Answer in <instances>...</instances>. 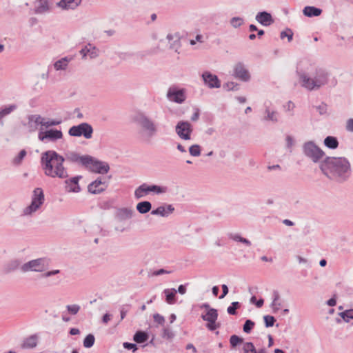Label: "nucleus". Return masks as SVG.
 Returning a JSON list of instances; mask_svg holds the SVG:
<instances>
[{
	"label": "nucleus",
	"mask_w": 353,
	"mask_h": 353,
	"mask_svg": "<svg viewBox=\"0 0 353 353\" xmlns=\"http://www.w3.org/2000/svg\"><path fill=\"white\" fill-rule=\"evenodd\" d=\"M170 273H172V271H168V270H166L162 268V269H159V270L154 271L152 273V275L153 276H159V275H161L163 274H170Z\"/></svg>",
	"instance_id": "obj_59"
},
{
	"label": "nucleus",
	"mask_w": 353,
	"mask_h": 353,
	"mask_svg": "<svg viewBox=\"0 0 353 353\" xmlns=\"http://www.w3.org/2000/svg\"><path fill=\"white\" fill-rule=\"evenodd\" d=\"M202 79L206 85L210 88H219L221 87V81L218 77L215 74H212L209 71H205L203 72Z\"/></svg>",
	"instance_id": "obj_18"
},
{
	"label": "nucleus",
	"mask_w": 353,
	"mask_h": 353,
	"mask_svg": "<svg viewBox=\"0 0 353 353\" xmlns=\"http://www.w3.org/2000/svg\"><path fill=\"white\" fill-rule=\"evenodd\" d=\"M153 319L156 323L161 325H163L165 321V318L158 313L153 315Z\"/></svg>",
	"instance_id": "obj_56"
},
{
	"label": "nucleus",
	"mask_w": 353,
	"mask_h": 353,
	"mask_svg": "<svg viewBox=\"0 0 353 353\" xmlns=\"http://www.w3.org/2000/svg\"><path fill=\"white\" fill-rule=\"evenodd\" d=\"M93 131L92 126L90 123L84 122L72 126L68 130V134L71 137H79L83 136L86 139H89L92 138Z\"/></svg>",
	"instance_id": "obj_8"
},
{
	"label": "nucleus",
	"mask_w": 353,
	"mask_h": 353,
	"mask_svg": "<svg viewBox=\"0 0 353 353\" xmlns=\"http://www.w3.org/2000/svg\"><path fill=\"white\" fill-rule=\"evenodd\" d=\"M218 316V311L214 308L207 311L205 314H201V319L208 322L206 327L209 330L214 331L220 327L221 324L219 323H216Z\"/></svg>",
	"instance_id": "obj_12"
},
{
	"label": "nucleus",
	"mask_w": 353,
	"mask_h": 353,
	"mask_svg": "<svg viewBox=\"0 0 353 353\" xmlns=\"http://www.w3.org/2000/svg\"><path fill=\"white\" fill-rule=\"evenodd\" d=\"M293 32L290 28H286L285 31H282L281 32V39H284L285 37L288 38L289 42L292 41L293 39Z\"/></svg>",
	"instance_id": "obj_51"
},
{
	"label": "nucleus",
	"mask_w": 353,
	"mask_h": 353,
	"mask_svg": "<svg viewBox=\"0 0 353 353\" xmlns=\"http://www.w3.org/2000/svg\"><path fill=\"white\" fill-rule=\"evenodd\" d=\"M108 186V181L101 176L88 185V191L93 194H98L104 192Z\"/></svg>",
	"instance_id": "obj_15"
},
{
	"label": "nucleus",
	"mask_w": 353,
	"mask_h": 353,
	"mask_svg": "<svg viewBox=\"0 0 353 353\" xmlns=\"http://www.w3.org/2000/svg\"><path fill=\"white\" fill-rule=\"evenodd\" d=\"M339 315L345 323H348L351 319H353V308L341 312Z\"/></svg>",
	"instance_id": "obj_40"
},
{
	"label": "nucleus",
	"mask_w": 353,
	"mask_h": 353,
	"mask_svg": "<svg viewBox=\"0 0 353 353\" xmlns=\"http://www.w3.org/2000/svg\"><path fill=\"white\" fill-rule=\"evenodd\" d=\"M174 210L172 205H161L151 212L152 215H159L163 217L168 216Z\"/></svg>",
	"instance_id": "obj_20"
},
{
	"label": "nucleus",
	"mask_w": 353,
	"mask_h": 353,
	"mask_svg": "<svg viewBox=\"0 0 353 353\" xmlns=\"http://www.w3.org/2000/svg\"><path fill=\"white\" fill-rule=\"evenodd\" d=\"M174 336L173 332L168 327L163 329L162 337L166 339H172Z\"/></svg>",
	"instance_id": "obj_53"
},
{
	"label": "nucleus",
	"mask_w": 353,
	"mask_h": 353,
	"mask_svg": "<svg viewBox=\"0 0 353 353\" xmlns=\"http://www.w3.org/2000/svg\"><path fill=\"white\" fill-rule=\"evenodd\" d=\"M265 325L266 327H272L276 322V319L271 315H265L263 316Z\"/></svg>",
	"instance_id": "obj_49"
},
{
	"label": "nucleus",
	"mask_w": 353,
	"mask_h": 353,
	"mask_svg": "<svg viewBox=\"0 0 353 353\" xmlns=\"http://www.w3.org/2000/svg\"><path fill=\"white\" fill-rule=\"evenodd\" d=\"M221 288H222V294L219 296L220 299H223L228 294V292H229L228 288L225 284H223L221 285Z\"/></svg>",
	"instance_id": "obj_61"
},
{
	"label": "nucleus",
	"mask_w": 353,
	"mask_h": 353,
	"mask_svg": "<svg viewBox=\"0 0 353 353\" xmlns=\"http://www.w3.org/2000/svg\"><path fill=\"white\" fill-rule=\"evenodd\" d=\"M233 75L235 78L244 82H247L250 79L249 71L241 62H239L234 65Z\"/></svg>",
	"instance_id": "obj_17"
},
{
	"label": "nucleus",
	"mask_w": 353,
	"mask_h": 353,
	"mask_svg": "<svg viewBox=\"0 0 353 353\" xmlns=\"http://www.w3.org/2000/svg\"><path fill=\"white\" fill-rule=\"evenodd\" d=\"M243 342V338H241L237 335L233 334L230 336V345L232 347H235L238 345L242 343Z\"/></svg>",
	"instance_id": "obj_46"
},
{
	"label": "nucleus",
	"mask_w": 353,
	"mask_h": 353,
	"mask_svg": "<svg viewBox=\"0 0 353 353\" xmlns=\"http://www.w3.org/2000/svg\"><path fill=\"white\" fill-rule=\"evenodd\" d=\"M243 23L244 19L240 17H232L230 21V25L234 28H239L243 24Z\"/></svg>",
	"instance_id": "obj_44"
},
{
	"label": "nucleus",
	"mask_w": 353,
	"mask_h": 353,
	"mask_svg": "<svg viewBox=\"0 0 353 353\" xmlns=\"http://www.w3.org/2000/svg\"><path fill=\"white\" fill-rule=\"evenodd\" d=\"M44 201L45 196L43 190L40 188H35L32 193L30 204L23 210L21 215L32 216L41 208L44 203Z\"/></svg>",
	"instance_id": "obj_5"
},
{
	"label": "nucleus",
	"mask_w": 353,
	"mask_h": 353,
	"mask_svg": "<svg viewBox=\"0 0 353 353\" xmlns=\"http://www.w3.org/2000/svg\"><path fill=\"white\" fill-rule=\"evenodd\" d=\"M81 179V176H76L65 181L66 188H69V192H79L81 191V188L79 185V181Z\"/></svg>",
	"instance_id": "obj_22"
},
{
	"label": "nucleus",
	"mask_w": 353,
	"mask_h": 353,
	"mask_svg": "<svg viewBox=\"0 0 353 353\" xmlns=\"http://www.w3.org/2000/svg\"><path fill=\"white\" fill-rule=\"evenodd\" d=\"M250 302L254 303L257 307H261L264 303V300L263 299L256 300V296H253L250 299Z\"/></svg>",
	"instance_id": "obj_58"
},
{
	"label": "nucleus",
	"mask_w": 353,
	"mask_h": 353,
	"mask_svg": "<svg viewBox=\"0 0 353 353\" xmlns=\"http://www.w3.org/2000/svg\"><path fill=\"white\" fill-rule=\"evenodd\" d=\"M243 350L244 353H266L264 348H261L256 351L254 344L252 342H246L244 343Z\"/></svg>",
	"instance_id": "obj_37"
},
{
	"label": "nucleus",
	"mask_w": 353,
	"mask_h": 353,
	"mask_svg": "<svg viewBox=\"0 0 353 353\" xmlns=\"http://www.w3.org/2000/svg\"><path fill=\"white\" fill-rule=\"evenodd\" d=\"M324 175L339 183L347 181L351 175V165L345 157H327L319 165Z\"/></svg>",
	"instance_id": "obj_1"
},
{
	"label": "nucleus",
	"mask_w": 353,
	"mask_h": 353,
	"mask_svg": "<svg viewBox=\"0 0 353 353\" xmlns=\"http://www.w3.org/2000/svg\"><path fill=\"white\" fill-rule=\"evenodd\" d=\"M80 54L83 57H86L89 54L90 58L93 59L97 57L95 47H92L91 44H88L80 50Z\"/></svg>",
	"instance_id": "obj_34"
},
{
	"label": "nucleus",
	"mask_w": 353,
	"mask_h": 353,
	"mask_svg": "<svg viewBox=\"0 0 353 353\" xmlns=\"http://www.w3.org/2000/svg\"><path fill=\"white\" fill-rule=\"evenodd\" d=\"M133 214V210L127 208H123L118 210L117 212V217L119 221H123L131 219L132 217Z\"/></svg>",
	"instance_id": "obj_25"
},
{
	"label": "nucleus",
	"mask_w": 353,
	"mask_h": 353,
	"mask_svg": "<svg viewBox=\"0 0 353 353\" xmlns=\"http://www.w3.org/2000/svg\"><path fill=\"white\" fill-rule=\"evenodd\" d=\"M223 88L228 91L230 90H238L239 89V85L235 82H227L223 85Z\"/></svg>",
	"instance_id": "obj_50"
},
{
	"label": "nucleus",
	"mask_w": 353,
	"mask_h": 353,
	"mask_svg": "<svg viewBox=\"0 0 353 353\" xmlns=\"http://www.w3.org/2000/svg\"><path fill=\"white\" fill-rule=\"evenodd\" d=\"M34 13L43 14L47 12L50 10L48 0H37L34 2Z\"/></svg>",
	"instance_id": "obj_23"
},
{
	"label": "nucleus",
	"mask_w": 353,
	"mask_h": 353,
	"mask_svg": "<svg viewBox=\"0 0 353 353\" xmlns=\"http://www.w3.org/2000/svg\"><path fill=\"white\" fill-rule=\"evenodd\" d=\"M20 261L17 259L12 260L9 261L8 263H6L3 267V271L5 273H10L12 272L17 269L20 265Z\"/></svg>",
	"instance_id": "obj_36"
},
{
	"label": "nucleus",
	"mask_w": 353,
	"mask_h": 353,
	"mask_svg": "<svg viewBox=\"0 0 353 353\" xmlns=\"http://www.w3.org/2000/svg\"><path fill=\"white\" fill-rule=\"evenodd\" d=\"M88 159H90L89 162L85 167L88 170L100 174H105L109 172L110 165L107 162L100 161L90 155Z\"/></svg>",
	"instance_id": "obj_9"
},
{
	"label": "nucleus",
	"mask_w": 353,
	"mask_h": 353,
	"mask_svg": "<svg viewBox=\"0 0 353 353\" xmlns=\"http://www.w3.org/2000/svg\"><path fill=\"white\" fill-rule=\"evenodd\" d=\"M62 138L63 133L61 130L54 128L44 130L43 128H41L38 134L39 140L43 143L48 141L56 142Z\"/></svg>",
	"instance_id": "obj_11"
},
{
	"label": "nucleus",
	"mask_w": 353,
	"mask_h": 353,
	"mask_svg": "<svg viewBox=\"0 0 353 353\" xmlns=\"http://www.w3.org/2000/svg\"><path fill=\"white\" fill-rule=\"evenodd\" d=\"M17 105L16 104H10L8 106L2 107L0 109V125H3V119L16 110Z\"/></svg>",
	"instance_id": "obj_27"
},
{
	"label": "nucleus",
	"mask_w": 353,
	"mask_h": 353,
	"mask_svg": "<svg viewBox=\"0 0 353 353\" xmlns=\"http://www.w3.org/2000/svg\"><path fill=\"white\" fill-rule=\"evenodd\" d=\"M38 337L36 334H33L26 338L22 345L21 347L24 349H32L35 347L37 345Z\"/></svg>",
	"instance_id": "obj_29"
},
{
	"label": "nucleus",
	"mask_w": 353,
	"mask_h": 353,
	"mask_svg": "<svg viewBox=\"0 0 353 353\" xmlns=\"http://www.w3.org/2000/svg\"><path fill=\"white\" fill-rule=\"evenodd\" d=\"M65 159L54 150H47L41 154V165L44 174L50 177L65 179L68 176L63 165Z\"/></svg>",
	"instance_id": "obj_2"
},
{
	"label": "nucleus",
	"mask_w": 353,
	"mask_h": 353,
	"mask_svg": "<svg viewBox=\"0 0 353 353\" xmlns=\"http://www.w3.org/2000/svg\"><path fill=\"white\" fill-rule=\"evenodd\" d=\"M228 236L230 239H232L234 241L241 242V243L246 245L247 246L251 245L250 241H249L248 239H247L241 236V235H239V234H232L231 233L228 235Z\"/></svg>",
	"instance_id": "obj_39"
},
{
	"label": "nucleus",
	"mask_w": 353,
	"mask_h": 353,
	"mask_svg": "<svg viewBox=\"0 0 353 353\" xmlns=\"http://www.w3.org/2000/svg\"><path fill=\"white\" fill-rule=\"evenodd\" d=\"M168 99L176 103H182L186 99L185 91L183 88H178L176 86H171L167 92Z\"/></svg>",
	"instance_id": "obj_14"
},
{
	"label": "nucleus",
	"mask_w": 353,
	"mask_h": 353,
	"mask_svg": "<svg viewBox=\"0 0 353 353\" xmlns=\"http://www.w3.org/2000/svg\"><path fill=\"white\" fill-rule=\"evenodd\" d=\"M339 141L336 137L332 136H327L324 139V145L332 150L336 149L339 146Z\"/></svg>",
	"instance_id": "obj_35"
},
{
	"label": "nucleus",
	"mask_w": 353,
	"mask_h": 353,
	"mask_svg": "<svg viewBox=\"0 0 353 353\" xmlns=\"http://www.w3.org/2000/svg\"><path fill=\"white\" fill-rule=\"evenodd\" d=\"M280 299L281 296L279 292L277 290H274L272 292V302L271 303V307L274 313L279 311L281 307Z\"/></svg>",
	"instance_id": "obj_31"
},
{
	"label": "nucleus",
	"mask_w": 353,
	"mask_h": 353,
	"mask_svg": "<svg viewBox=\"0 0 353 353\" xmlns=\"http://www.w3.org/2000/svg\"><path fill=\"white\" fill-rule=\"evenodd\" d=\"M82 0H61L57 6L63 9H75L81 3Z\"/></svg>",
	"instance_id": "obj_24"
},
{
	"label": "nucleus",
	"mask_w": 353,
	"mask_h": 353,
	"mask_svg": "<svg viewBox=\"0 0 353 353\" xmlns=\"http://www.w3.org/2000/svg\"><path fill=\"white\" fill-rule=\"evenodd\" d=\"M68 60L66 57H65L57 61L54 63V66L57 70H65L68 65Z\"/></svg>",
	"instance_id": "obj_42"
},
{
	"label": "nucleus",
	"mask_w": 353,
	"mask_h": 353,
	"mask_svg": "<svg viewBox=\"0 0 353 353\" xmlns=\"http://www.w3.org/2000/svg\"><path fill=\"white\" fill-rule=\"evenodd\" d=\"M27 152L25 150H22L19 152L18 155L14 159L13 162L15 164H20L21 161L26 157Z\"/></svg>",
	"instance_id": "obj_54"
},
{
	"label": "nucleus",
	"mask_w": 353,
	"mask_h": 353,
	"mask_svg": "<svg viewBox=\"0 0 353 353\" xmlns=\"http://www.w3.org/2000/svg\"><path fill=\"white\" fill-rule=\"evenodd\" d=\"M148 138L154 137L158 132V123L143 112H138L133 118Z\"/></svg>",
	"instance_id": "obj_4"
},
{
	"label": "nucleus",
	"mask_w": 353,
	"mask_h": 353,
	"mask_svg": "<svg viewBox=\"0 0 353 353\" xmlns=\"http://www.w3.org/2000/svg\"><path fill=\"white\" fill-rule=\"evenodd\" d=\"M175 130L177 135L183 140H190L192 132V125L186 121H180L177 123Z\"/></svg>",
	"instance_id": "obj_13"
},
{
	"label": "nucleus",
	"mask_w": 353,
	"mask_h": 353,
	"mask_svg": "<svg viewBox=\"0 0 353 353\" xmlns=\"http://www.w3.org/2000/svg\"><path fill=\"white\" fill-rule=\"evenodd\" d=\"M90 155H80L79 153L75 152H69L65 154V159L68 161L70 163H78L79 165H81L85 167V165L88 163V159Z\"/></svg>",
	"instance_id": "obj_16"
},
{
	"label": "nucleus",
	"mask_w": 353,
	"mask_h": 353,
	"mask_svg": "<svg viewBox=\"0 0 353 353\" xmlns=\"http://www.w3.org/2000/svg\"><path fill=\"white\" fill-rule=\"evenodd\" d=\"M255 323L250 319H247L243 326V330L245 333L249 334L253 329Z\"/></svg>",
	"instance_id": "obj_47"
},
{
	"label": "nucleus",
	"mask_w": 353,
	"mask_h": 353,
	"mask_svg": "<svg viewBox=\"0 0 353 353\" xmlns=\"http://www.w3.org/2000/svg\"><path fill=\"white\" fill-rule=\"evenodd\" d=\"M256 20L265 26H268L274 22L271 14L266 11L258 12L256 16Z\"/></svg>",
	"instance_id": "obj_21"
},
{
	"label": "nucleus",
	"mask_w": 353,
	"mask_h": 353,
	"mask_svg": "<svg viewBox=\"0 0 353 353\" xmlns=\"http://www.w3.org/2000/svg\"><path fill=\"white\" fill-rule=\"evenodd\" d=\"M152 208V204L150 201H144L139 202L137 205V210L141 214H145L148 212Z\"/></svg>",
	"instance_id": "obj_38"
},
{
	"label": "nucleus",
	"mask_w": 353,
	"mask_h": 353,
	"mask_svg": "<svg viewBox=\"0 0 353 353\" xmlns=\"http://www.w3.org/2000/svg\"><path fill=\"white\" fill-rule=\"evenodd\" d=\"M66 308L70 314L75 315L79 312L81 307L79 305L73 304L67 305Z\"/></svg>",
	"instance_id": "obj_52"
},
{
	"label": "nucleus",
	"mask_w": 353,
	"mask_h": 353,
	"mask_svg": "<svg viewBox=\"0 0 353 353\" xmlns=\"http://www.w3.org/2000/svg\"><path fill=\"white\" fill-rule=\"evenodd\" d=\"M94 336L92 334H89L83 339V344L85 348H90L94 345Z\"/></svg>",
	"instance_id": "obj_41"
},
{
	"label": "nucleus",
	"mask_w": 353,
	"mask_h": 353,
	"mask_svg": "<svg viewBox=\"0 0 353 353\" xmlns=\"http://www.w3.org/2000/svg\"><path fill=\"white\" fill-rule=\"evenodd\" d=\"M43 117L39 114H30L28 116V123L26 124L30 132H35L38 126H42Z\"/></svg>",
	"instance_id": "obj_19"
},
{
	"label": "nucleus",
	"mask_w": 353,
	"mask_h": 353,
	"mask_svg": "<svg viewBox=\"0 0 353 353\" xmlns=\"http://www.w3.org/2000/svg\"><path fill=\"white\" fill-rule=\"evenodd\" d=\"M168 191V188L165 186H159L157 185H149L146 183H143L139 185L134 191V196L136 199H140L145 195L153 192L155 194H160L165 193Z\"/></svg>",
	"instance_id": "obj_10"
},
{
	"label": "nucleus",
	"mask_w": 353,
	"mask_h": 353,
	"mask_svg": "<svg viewBox=\"0 0 353 353\" xmlns=\"http://www.w3.org/2000/svg\"><path fill=\"white\" fill-rule=\"evenodd\" d=\"M123 345L124 348L127 350H132L133 352L138 350V347L135 343L125 342Z\"/></svg>",
	"instance_id": "obj_57"
},
{
	"label": "nucleus",
	"mask_w": 353,
	"mask_h": 353,
	"mask_svg": "<svg viewBox=\"0 0 353 353\" xmlns=\"http://www.w3.org/2000/svg\"><path fill=\"white\" fill-rule=\"evenodd\" d=\"M62 122L61 120H56L52 119L50 121H46L45 118L43 117L42 120V127H45L46 128H48L51 126L58 125L61 124Z\"/></svg>",
	"instance_id": "obj_43"
},
{
	"label": "nucleus",
	"mask_w": 353,
	"mask_h": 353,
	"mask_svg": "<svg viewBox=\"0 0 353 353\" xmlns=\"http://www.w3.org/2000/svg\"><path fill=\"white\" fill-rule=\"evenodd\" d=\"M320 115H324L327 113V106L325 103H321L319 105L316 107Z\"/></svg>",
	"instance_id": "obj_55"
},
{
	"label": "nucleus",
	"mask_w": 353,
	"mask_h": 353,
	"mask_svg": "<svg viewBox=\"0 0 353 353\" xmlns=\"http://www.w3.org/2000/svg\"><path fill=\"white\" fill-rule=\"evenodd\" d=\"M346 130L353 132V119H349L347 121Z\"/></svg>",
	"instance_id": "obj_63"
},
{
	"label": "nucleus",
	"mask_w": 353,
	"mask_h": 353,
	"mask_svg": "<svg viewBox=\"0 0 353 353\" xmlns=\"http://www.w3.org/2000/svg\"><path fill=\"white\" fill-rule=\"evenodd\" d=\"M59 272H60L59 270H54L46 272L42 276H43V277L47 278V277L52 276L53 275H56V274H59Z\"/></svg>",
	"instance_id": "obj_60"
},
{
	"label": "nucleus",
	"mask_w": 353,
	"mask_h": 353,
	"mask_svg": "<svg viewBox=\"0 0 353 353\" xmlns=\"http://www.w3.org/2000/svg\"><path fill=\"white\" fill-rule=\"evenodd\" d=\"M194 110H195V112H194V113L191 117V121H196L199 119V115H200L199 109V108H195Z\"/></svg>",
	"instance_id": "obj_62"
},
{
	"label": "nucleus",
	"mask_w": 353,
	"mask_h": 353,
	"mask_svg": "<svg viewBox=\"0 0 353 353\" xmlns=\"http://www.w3.org/2000/svg\"><path fill=\"white\" fill-rule=\"evenodd\" d=\"M165 295V301L168 304H174L176 303V294L177 293L176 290L174 288L165 289L163 291Z\"/></svg>",
	"instance_id": "obj_32"
},
{
	"label": "nucleus",
	"mask_w": 353,
	"mask_h": 353,
	"mask_svg": "<svg viewBox=\"0 0 353 353\" xmlns=\"http://www.w3.org/2000/svg\"><path fill=\"white\" fill-rule=\"evenodd\" d=\"M299 78L301 85L309 90H317L327 83L328 74L323 70L319 69L316 71L314 78H310L305 73H300Z\"/></svg>",
	"instance_id": "obj_3"
},
{
	"label": "nucleus",
	"mask_w": 353,
	"mask_h": 353,
	"mask_svg": "<svg viewBox=\"0 0 353 353\" xmlns=\"http://www.w3.org/2000/svg\"><path fill=\"white\" fill-rule=\"evenodd\" d=\"M241 303L238 301H234L227 308V312L230 315H236V310L240 308Z\"/></svg>",
	"instance_id": "obj_45"
},
{
	"label": "nucleus",
	"mask_w": 353,
	"mask_h": 353,
	"mask_svg": "<svg viewBox=\"0 0 353 353\" xmlns=\"http://www.w3.org/2000/svg\"><path fill=\"white\" fill-rule=\"evenodd\" d=\"M322 12L321 8L314 6H305L303 10V14L307 17H319Z\"/></svg>",
	"instance_id": "obj_28"
},
{
	"label": "nucleus",
	"mask_w": 353,
	"mask_h": 353,
	"mask_svg": "<svg viewBox=\"0 0 353 353\" xmlns=\"http://www.w3.org/2000/svg\"><path fill=\"white\" fill-rule=\"evenodd\" d=\"M303 151L304 154L311 159L314 163L319 162L325 155V152L311 141L303 144Z\"/></svg>",
	"instance_id": "obj_7"
},
{
	"label": "nucleus",
	"mask_w": 353,
	"mask_h": 353,
	"mask_svg": "<svg viewBox=\"0 0 353 353\" xmlns=\"http://www.w3.org/2000/svg\"><path fill=\"white\" fill-rule=\"evenodd\" d=\"M265 115L263 120L277 123L279 121V112L276 110H271L269 107H266L264 112Z\"/></svg>",
	"instance_id": "obj_26"
},
{
	"label": "nucleus",
	"mask_w": 353,
	"mask_h": 353,
	"mask_svg": "<svg viewBox=\"0 0 353 353\" xmlns=\"http://www.w3.org/2000/svg\"><path fill=\"white\" fill-rule=\"evenodd\" d=\"M285 140H286V146H287V148H290L293 145V144H294V139H293V138L291 136L288 135L286 137V139Z\"/></svg>",
	"instance_id": "obj_64"
},
{
	"label": "nucleus",
	"mask_w": 353,
	"mask_h": 353,
	"mask_svg": "<svg viewBox=\"0 0 353 353\" xmlns=\"http://www.w3.org/2000/svg\"><path fill=\"white\" fill-rule=\"evenodd\" d=\"M166 38L169 41L170 48L174 50L175 52H178V50L181 47L179 37L177 35L168 34Z\"/></svg>",
	"instance_id": "obj_30"
},
{
	"label": "nucleus",
	"mask_w": 353,
	"mask_h": 353,
	"mask_svg": "<svg viewBox=\"0 0 353 353\" xmlns=\"http://www.w3.org/2000/svg\"><path fill=\"white\" fill-rule=\"evenodd\" d=\"M149 339L148 334L142 330H138L135 332V334L133 336V340L137 343H143L146 342Z\"/></svg>",
	"instance_id": "obj_33"
},
{
	"label": "nucleus",
	"mask_w": 353,
	"mask_h": 353,
	"mask_svg": "<svg viewBox=\"0 0 353 353\" xmlns=\"http://www.w3.org/2000/svg\"><path fill=\"white\" fill-rule=\"evenodd\" d=\"M189 152L193 157H199L201 154V147L199 145L194 144L189 148Z\"/></svg>",
	"instance_id": "obj_48"
},
{
	"label": "nucleus",
	"mask_w": 353,
	"mask_h": 353,
	"mask_svg": "<svg viewBox=\"0 0 353 353\" xmlns=\"http://www.w3.org/2000/svg\"><path fill=\"white\" fill-rule=\"evenodd\" d=\"M50 263V260L49 259L39 258L24 263L21 269L23 272L28 271L43 272L48 268Z\"/></svg>",
	"instance_id": "obj_6"
}]
</instances>
